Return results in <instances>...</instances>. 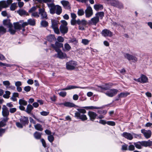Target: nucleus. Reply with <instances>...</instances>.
<instances>
[{
	"label": "nucleus",
	"instance_id": "f257e3e1",
	"mask_svg": "<svg viewBox=\"0 0 152 152\" xmlns=\"http://www.w3.org/2000/svg\"><path fill=\"white\" fill-rule=\"evenodd\" d=\"M48 7L50 8V13L53 14L56 13L59 15L62 12L61 7L59 5H55L53 3L47 4Z\"/></svg>",
	"mask_w": 152,
	"mask_h": 152
},
{
	"label": "nucleus",
	"instance_id": "f03ea898",
	"mask_svg": "<svg viewBox=\"0 0 152 152\" xmlns=\"http://www.w3.org/2000/svg\"><path fill=\"white\" fill-rule=\"evenodd\" d=\"M77 62L73 61H70L66 64V69L68 70H72L75 69L77 65Z\"/></svg>",
	"mask_w": 152,
	"mask_h": 152
},
{
	"label": "nucleus",
	"instance_id": "7ed1b4c3",
	"mask_svg": "<svg viewBox=\"0 0 152 152\" xmlns=\"http://www.w3.org/2000/svg\"><path fill=\"white\" fill-rule=\"evenodd\" d=\"M113 86L112 83L105 84V85L101 86H98V88L99 91L101 92H104V91L109 89Z\"/></svg>",
	"mask_w": 152,
	"mask_h": 152
},
{
	"label": "nucleus",
	"instance_id": "20e7f679",
	"mask_svg": "<svg viewBox=\"0 0 152 152\" xmlns=\"http://www.w3.org/2000/svg\"><path fill=\"white\" fill-rule=\"evenodd\" d=\"M118 90L115 89H110L105 93L107 96L110 97H113L115 96L118 92Z\"/></svg>",
	"mask_w": 152,
	"mask_h": 152
},
{
	"label": "nucleus",
	"instance_id": "39448f33",
	"mask_svg": "<svg viewBox=\"0 0 152 152\" xmlns=\"http://www.w3.org/2000/svg\"><path fill=\"white\" fill-rule=\"evenodd\" d=\"M21 23H23L22 26H26L29 25L31 26H34L35 24V21L34 19L29 18L27 20V22H24L23 21H22Z\"/></svg>",
	"mask_w": 152,
	"mask_h": 152
},
{
	"label": "nucleus",
	"instance_id": "423d86ee",
	"mask_svg": "<svg viewBox=\"0 0 152 152\" xmlns=\"http://www.w3.org/2000/svg\"><path fill=\"white\" fill-rule=\"evenodd\" d=\"M101 34L104 37H111L113 36V33L110 30L107 29L103 30L101 32Z\"/></svg>",
	"mask_w": 152,
	"mask_h": 152
},
{
	"label": "nucleus",
	"instance_id": "0eeeda50",
	"mask_svg": "<svg viewBox=\"0 0 152 152\" xmlns=\"http://www.w3.org/2000/svg\"><path fill=\"white\" fill-rule=\"evenodd\" d=\"M86 17V18H90L91 17L93 14V10L90 6L88 7L85 10Z\"/></svg>",
	"mask_w": 152,
	"mask_h": 152
},
{
	"label": "nucleus",
	"instance_id": "6e6552de",
	"mask_svg": "<svg viewBox=\"0 0 152 152\" xmlns=\"http://www.w3.org/2000/svg\"><path fill=\"white\" fill-rule=\"evenodd\" d=\"M39 14L41 16L42 19H48V17L46 12L45 11V9L44 8H40L39 10Z\"/></svg>",
	"mask_w": 152,
	"mask_h": 152
},
{
	"label": "nucleus",
	"instance_id": "1a4fd4ad",
	"mask_svg": "<svg viewBox=\"0 0 152 152\" xmlns=\"http://www.w3.org/2000/svg\"><path fill=\"white\" fill-rule=\"evenodd\" d=\"M22 21H23V20H20L19 22L14 23H13L14 27L15 29H16L17 30H20L22 28H24L25 27L23 26V23L21 22Z\"/></svg>",
	"mask_w": 152,
	"mask_h": 152
},
{
	"label": "nucleus",
	"instance_id": "9d476101",
	"mask_svg": "<svg viewBox=\"0 0 152 152\" xmlns=\"http://www.w3.org/2000/svg\"><path fill=\"white\" fill-rule=\"evenodd\" d=\"M75 116L79 118L83 121L87 120L88 119V118L86 115L84 114L81 115L80 113H78L77 112H76L75 113Z\"/></svg>",
	"mask_w": 152,
	"mask_h": 152
},
{
	"label": "nucleus",
	"instance_id": "9b49d317",
	"mask_svg": "<svg viewBox=\"0 0 152 152\" xmlns=\"http://www.w3.org/2000/svg\"><path fill=\"white\" fill-rule=\"evenodd\" d=\"M133 135H136L137 134L134 133H132V134L127 133L126 132H124L122 134V136L125 138L127 139L128 140H132L133 138Z\"/></svg>",
	"mask_w": 152,
	"mask_h": 152
},
{
	"label": "nucleus",
	"instance_id": "f8f14e48",
	"mask_svg": "<svg viewBox=\"0 0 152 152\" xmlns=\"http://www.w3.org/2000/svg\"><path fill=\"white\" fill-rule=\"evenodd\" d=\"M141 132L147 139L149 138L151 136V132L150 130H146L144 129H143L141 130Z\"/></svg>",
	"mask_w": 152,
	"mask_h": 152
},
{
	"label": "nucleus",
	"instance_id": "ddd939ff",
	"mask_svg": "<svg viewBox=\"0 0 152 152\" xmlns=\"http://www.w3.org/2000/svg\"><path fill=\"white\" fill-rule=\"evenodd\" d=\"M2 114L3 117H8L9 114V111L7 107L3 105L2 108Z\"/></svg>",
	"mask_w": 152,
	"mask_h": 152
},
{
	"label": "nucleus",
	"instance_id": "4468645a",
	"mask_svg": "<svg viewBox=\"0 0 152 152\" xmlns=\"http://www.w3.org/2000/svg\"><path fill=\"white\" fill-rule=\"evenodd\" d=\"M88 115L90 119L92 121H94L97 116L96 113L91 111L88 112Z\"/></svg>",
	"mask_w": 152,
	"mask_h": 152
},
{
	"label": "nucleus",
	"instance_id": "2eb2a0df",
	"mask_svg": "<svg viewBox=\"0 0 152 152\" xmlns=\"http://www.w3.org/2000/svg\"><path fill=\"white\" fill-rule=\"evenodd\" d=\"M57 50L56 52L57 53L58 57L61 59H63L66 57L67 55L66 53H63L59 48Z\"/></svg>",
	"mask_w": 152,
	"mask_h": 152
},
{
	"label": "nucleus",
	"instance_id": "dca6fc26",
	"mask_svg": "<svg viewBox=\"0 0 152 152\" xmlns=\"http://www.w3.org/2000/svg\"><path fill=\"white\" fill-rule=\"evenodd\" d=\"M99 22V19L96 16L91 18L89 21V23L90 24L96 25V24Z\"/></svg>",
	"mask_w": 152,
	"mask_h": 152
},
{
	"label": "nucleus",
	"instance_id": "f3484780",
	"mask_svg": "<svg viewBox=\"0 0 152 152\" xmlns=\"http://www.w3.org/2000/svg\"><path fill=\"white\" fill-rule=\"evenodd\" d=\"M17 12L21 16L24 15L28 16L29 14L28 12H26L24 10L20 9L17 11Z\"/></svg>",
	"mask_w": 152,
	"mask_h": 152
},
{
	"label": "nucleus",
	"instance_id": "a211bd4d",
	"mask_svg": "<svg viewBox=\"0 0 152 152\" xmlns=\"http://www.w3.org/2000/svg\"><path fill=\"white\" fill-rule=\"evenodd\" d=\"M142 145L145 147H150L152 145V141L150 140L142 141Z\"/></svg>",
	"mask_w": 152,
	"mask_h": 152
},
{
	"label": "nucleus",
	"instance_id": "6ab92c4d",
	"mask_svg": "<svg viewBox=\"0 0 152 152\" xmlns=\"http://www.w3.org/2000/svg\"><path fill=\"white\" fill-rule=\"evenodd\" d=\"M59 105H63L65 106L69 107H73L75 106V105L73 103L69 102H66L64 103H62L58 104Z\"/></svg>",
	"mask_w": 152,
	"mask_h": 152
},
{
	"label": "nucleus",
	"instance_id": "aec40b11",
	"mask_svg": "<svg viewBox=\"0 0 152 152\" xmlns=\"http://www.w3.org/2000/svg\"><path fill=\"white\" fill-rule=\"evenodd\" d=\"M140 82L142 83H146L148 82V77L145 75H142L140 77Z\"/></svg>",
	"mask_w": 152,
	"mask_h": 152
},
{
	"label": "nucleus",
	"instance_id": "412c9836",
	"mask_svg": "<svg viewBox=\"0 0 152 152\" xmlns=\"http://www.w3.org/2000/svg\"><path fill=\"white\" fill-rule=\"evenodd\" d=\"M76 88H80L82 89H85V88L82 87H79L74 86L70 85L69 86L65 88H64L61 89L62 90H70L72 89Z\"/></svg>",
	"mask_w": 152,
	"mask_h": 152
},
{
	"label": "nucleus",
	"instance_id": "4be33fe9",
	"mask_svg": "<svg viewBox=\"0 0 152 152\" xmlns=\"http://www.w3.org/2000/svg\"><path fill=\"white\" fill-rule=\"evenodd\" d=\"M20 121L22 124L23 125L28 124V118L24 116L22 117L20 119Z\"/></svg>",
	"mask_w": 152,
	"mask_h": 152
},
{
	"label": "nucleus",
	"instance_id": "5701e85b",
	"mask_svg": "<svg viewBox=\"0 0 152 152\" xmlns=\"http://www.w3.org/2000/svg\"><path fill=\"white\" fill-rule=\"evenodd\" d=\"M60 30L62 33L65 34L68 32V28L67 26H60Z\"/></svg>",
	"mask_w": 152,
	"mask_h": 152
},
{
	"label": "nucleus",
	"instance_id": "b1692460",
	"mask_svg": "<svg viewBox=\"0 0 152 152\" xmlns=\"http://www.w3.org/2000/svg\"><path fill=\"white\" fill-rule=\"evenodd\" d=\"M3 24L8 28L12 26V24L11 23L10 20H4L3 21Z\"/></svg>",
	"mask_w": 152,
	"mask_h": 152
},
{
	"label": "nucleus",
	"instance_id": "393cba45",
	"mask_svg": "<svg viewBox=\"0 0 152 152\" xmlns=\"http://www.w3.org/2000/svg\"><path fill=\"white\" fill-rule=\"evenodd\" d=\"M58 21L56 20H51V27L53 28H55L58 27Z\"/></svg>",
	"mask_w": 152,
	"mask_h": 152
},
{
	"label": "nucleus",
	"instance_id": "a878e982",
	"mask_svg": "<svg viewBox=\"0 0 152 152\" xmlns=\"http://www.w3.org/2000/svg\"><path fill=\"white\" fill-rule=\"evenodd\" d=\"M130 94V93L126 92H121L118 94L117 96L118 98L126 97L127 96Z\"/></svg>",
	"mask_w": 152,
	"mask_h": 152
},
{
	"label": "nucleus",
	"instance_id": "bb28decb",
	"mask_svg": "<svg viewBox=\"0 0 152 152\" xmlns=\"http://www.w3.org/2000/svg\"><path fill=\"white\" fill-rule=\"evenodd\" d=\"M77 21V24L79 26H85L87 24V21L84 19L80 20L79 19H78Z\"/></svg>",
	"mask_w": 152,
	"mask_h": 152
},
{
	"label": "nucleus",
	"instance_id": "cd10ccee",
	"mask_svg": "<svg viewBox=\"0 0 152 152\" xmlns=\"http://www.w3.org/2000/svg\"><path fill=\"white\" fill-rule=\"evenodd\" d=\"M94 8L96 10L98 11L103 9V7L102 4H96L94 5Z\"/></svg>",
	"mask_w": 152,
	"mask_h": 152
},
{
	"label": "nucleus",
	"instance_id": "c85d7f7f",
	"mask_svg": "<svg viewBox=\"0 0 152 152\" xmlns=\"http://www.w3.org/2000/svg\"><path fill=\"white\" fill-rule=\"evenodd\" d=\"M134 144L135 147L138 149H141L142 148V141H138L137 142H134Z\"/></svg>",
	"mask_w": 152,
	"mask_h": 152
},
{
	"label": "nucleus",
	"instance_id": "c756f323",
	"mask_svg": "<svg viewBox=\"0 0 152 152\" xmlns=\"http://www.w3.org/2000/svg\"><path fill=\"white\" fill-rule=\"evenodd\" d=\"M95 16L99 19H102L104 16V12H98L95 14Z\"/></svg>",
	"mask_w": 152,
	"mask_h": 152
},
{
	"label": "nucleus",
	"instance_id": "7c9ffc66",
	"mask_svg": "<svg viewBox=\"0 0 152 152\" xmlns=\"http://www.w3.org/2000/svg\"><path fill=\"white\" fill-rule=\"evenodd\" d=\"M33 109V107L31 105L28 104L27 106L26 111L28 114L30 113Z\"/></svg>",
	"mask_w": 152,
	"mask_h": 152
},
{
	"label": "nucleus",
	"instance_id": "2f4dec72",
	"mask_svg": "<svg viewBox=\"0 0 152 152\" xmlns=\"http://www.w3.org/2000/svg\"><path fill=\"white\" fill-rule=\"evenodd\" d=\"M61 3L65 7H69L70 4L69 2L63 0L61 1Z\"/></svg>",
	"mask_w": 152,
	"mask_h": 152
},
{
	"label": "nucleus",
	"instance_id": "473e14b6",
	"mask_svg": "<svg viewBox=\"0 0 152 152\" xmlns=\"http://www.w3.org/2000/svg\"><path fill=\"white\" fill-rule=\"evenodd\" d=\"M71 47L67 43H66L64 45V48H63V50L64 51H69L71 49Z\"/></svg>",
	"mask_w": 152,
	"mask_h": 152
},
{
	"label": "nucleus",
	"instance_id": "72a5a7b5",
	"mask_svg": "<svg viewBox=\"0 0 152 152\" xmlns=\"http://www.w3.org/2000/svg\"><path fill=\"white\" fill-rule=\"evenodd\" d=\"M19 104L20 105H23V106H26L27 104V101L24 99H19Z\"/></svg>",
	"mask_w": 152,
	"mask_h": 152
},
{
	"label": "nucleus",
	"instance_id": "f704fd0d",
	"mask_svg": "<svg viewBox=\"0 0 152 152\" xmlns=\"http://www.w3.org/2000/svg\"><path fill=\"white\" fill-rule=\"evenodd\" d=\"M0 5L3 8H6L8 7L6 1H0Z\"/></svg>",
	"mask_w": 152,
	"mask_h": 152
},
{
	"label": "nucleus",
	"instance_id": "c9c22d12",
	"mask_svg": "<svg viewBox=\"0 0 152 152\" xmlns=\"http://www.w3.org/2000/svg\"><path fill=\"white\" fill-rule=\"evenodd\" d=\"M35 129L39 131H42L43 130L42 126L39 124H37L34 126Z\"/></svg>",
	"mask_w": 152,
	"mask_h": 152
},
{
	"label": "nucleus",
	"instance_id": "e433bc0d",
	"mask_svg": "<svg viewBox=\"0 0 152 152\" xmlns=\"http://www.w3.org/2000/svg\"><path fill=\"white\" fill-rule=\"evenodd\" d=\"M9 31L11 34H14L16 31V29L14 27L13 28L12 26L11 27H9Z\"/></svg>",
	"mask_w": 152,
	"mask_h": 152
},
{
	"label": "nucleus",
	"instance_id": "4c0bfd02",
	"mask_svg": "<svg viewBox=\"0 0 152 152\" xmlns=\"http://www.w3.org/2000/svg\"><path fill=\"white\" fill-rule=\"evenodd\" d=\"M34 135L36 139H39L41 138V134L37 132H36L34 133Z\"/></svg>",
	"mask_w": 152,
	"mask_h": 152
},
{
	"label": "nucleus",
	"instance_id": "58836bf2",
	"mask_svg": "<svg viewBox=\"0 0 152 152\" xmlns=\"http://www.w3.org/2000/svg\"><path fill=\"white\" fill-rule=\"evenodd\" d=\"M83 108H85L87 110H94L95 109H100L101 108L100 107H97L93 106L84 107H83Z\"/></svg>",
	"mask_w": 152,
	"mask_h": 152
},
{
	"label": "nucleus",
	"instance_id": "ea45409f",
	"mask_svg": "<svg viewBox=\"0 0 152 152\" xmlns=\"http://www.w3.org/2000/svg\"><path fill=\"white\" fill-rule=\"evenodd\" d=\"M17 3H13L11 4L10 7V9L12 11H14L17 8Z\"/></svg>",
	"mask_w": 152,
	"mask_h": 152
},
{
	"label": "nucleus",
	"instance_id": "a19ab883",
	"mask_svg": "<svg viewBox=\"0 0 152 152\" xmlns=\"http://www.w3.org/2000/svg\"><path fill=\"white\" fill-rule=\"evenodd\" d=\"M11 93L10 91H7L5 92V94L3 95V97L5 98L8 99L10 97Z\"/></svg>",
	"mask_w": 152,
	"mask_h": 152
},
{
	"label": "nucleus",
	"instance_id": "79ce46f5",
	"mask_svg": "<svg viewBox=\"0 0 152 152\" xmlns=\"http://www.w3.org/2000/svg\"><path fill=\"white\" fill-rule=\"evenodd\" d=\"M41 25L42 27H46L48 26V23L45 20H42L41 22Z\"/></svg>",
	"mask_w": 152,
	"mask_h": 152
},
{
	"label": "nucleus",
	"instance_id": "37998d69",
	"mask_svg": "<svg viewBox=\"0 0 152 152\" xmlns=\"http://www.w3.org/2000/svg\"><path fill=\"white\" fill-rule=\"evenodd\" d=\"M6 31V30L4 27L0 26V34L1 35L5 33Z\"/></svg>",
	"mask_w": 152,
	"mask_h": 152
},
{
	"label": "nucleus",
	"instance_id": "c03bdc74",
	"mask_svg": "<svg viewBox=\"0 0 152 152\" xmlns=\"http://www.w3.org/2000/svg\"><path fill=\"white\" fill-rule=\"evenodd\" d=\"M119 1L117 0H111L110 1L111 4L113 6L116 7Z\"/></svg>",
	"mask_w": 152,
	"mask_h": 152
},
{
	"label": "nucleus",
	"instance_id": "a18cd8bd",
	"mask_svg": "<svg viewBox=\"0 0 152 152\" xmlns=\"http://www.w3.org/2000/svg\"><path fill=\"white\" fill-rule=\"evenodd\" d=\"M55 45L56 47L59 48H63V45L62 43H60L58 42H56L55 43Z\"/></svg>",
	"mask_w": 152,
	"mask_h": 152
},
{
	"label": "nucleus",
	"instance_id": "49530a36",
	"mask_svg": "<svg viewBox=\"0 0 152 152\" xmlns=\"http://www.w3.org/2000/svg\"><path fill=\"white\" fill-rule=\"evenodd\" d=\"M40 114L42 115L46 116L49 114V111H42L40 113Z\"/></svg>",
	"mask_w": 152,
	"mask_h": 152
},
{
	"label": "nucleus",
	"instance_id": "de8ad7c7",
	"mask_svg": "<svg viewBox=\"0 0 152 152\" xmlns=\"http://www.w3.org/2000/svg\"><path fill=\"white\" fill-rule=\"evenodd\" d=\"M48 138L49 141L51 143H52L54 140V137L52 135L48 136Z\"/></svg>",
	"mask_w": 152,
	"mask_h": 152
},
{
	"label": "nucleus",
	"instance_id": "09e8293b",
	"mask_svg": "<svg viewBox=\"0 0 152 152\" xmlns=\"http://www.w3.org/2000/svg\"><path fill=\"white\" fill-rule=\"evenodd\" d=\"M84 14V11L83 9H79L77 12V14L79 16H82Z\"/></svg>",
	"mask_w": 152,
	"mask_h": 152
},
{
	"label": "nucleus",
	"instance_id": "8fccbe9b",
	"mask_svg": "<svg viewBox=\"0 0 152 152\" xmlns=\"http://www.w3.org/2000/svg\"><path fill=\"white\" fill-rule=\"evenodd\" d=\"M54 36L52 35H50L47 37V39L50 41H51L53 40Z\"/></svg>",
	"mask_w": 152,
	"mask_h": 152
},
{
	"label": "nucleus",
	"instance_id": "3c124183",
	"mask_svg": "<svg viewBox=\"0 0 152 152\" xmlns=\"http://www.w3.org/2000/svg\"><path fill=\"white\" fill-rule=\"evenodd\" d=\"M77 20L75 19H72L71 20V23L72 25H75L76 24H77Z\"/></svg>",
	"mask_w": 152,
	"mask_h": 152
},
{
	"label": "nucleus",
	"instance_id": "603ef678",
	"mask_svg": "<svg viewBox=\"0 0 152 152\" xmlns=\"http://www.w3.org/2000/svg\"><path fill=\"white\" fill-rule=\"evenodd\" d=\"M77 110L79 112H78L80 113V114L81 113L85 114L86 113V110L83 109H77Z\"/></svg>",
	"mask_w": 152,
	"mask_h": 152
},
{
	"label": "nucleus",
	"instance_id": "864d4df0",
	"mask_svg": "<svg viewBox=\"0 0 152 152\" xmlns=\"http://www.w3.org/2000/svg\"><path fill=\"white\" fill-rule=\"evenodd\" d=\"M3 85L5 86H6L7 87L8 86H9L10 84L9 81L8 80L3 81Z\"/></svg>",
	"mask_w": 152,
	"mask_h": 152
},
{
	"label": "nucleus",
	"instance_id": "5fc2aeb1",
	"mask_svg": "<svg viewBox=\"0 0 152 152\" xmlns=\"http://www.w3.org/2000/svg\"><path fill=\"white\" fill-rule=\"evenodd\" d=\"M37 10V8L35 7H31L28 11L29 13H31L34 12Z\"/></svg>",
	"mask_w": 152,
	"mask_h": 152
},
{
	"label": "nucleus",
	"instance_id": "6e6d98bb",
	"mask_svg": "<svg viewBox=\"0 0 152 152\" xmlns=\"http://www.w3.org/2000/svg\"><path fill=\"white\" fill-rule=\"evenodd\" d=\"M132 55L128 53H126L125 54L124 56L125 58L129 60H131V58Z\"/></svg>",
	"mask_w": 152,
	"mask_h": 152
},
{
	"label": "nucleus",
	"instance_id": "4d7b16f0",
	"mask_svg": "<svg viewBox=\"0 0 152 152\" xmlns=\"http://www.w3.org/2000/svg\"><path fill=\"white\" fill-rule=\"evenodd\" d=\"M59 95L62 97H65L66 95V92L65 91H61L58 93Z\"/></svg>",
	"mask_w": 152,
	"mask_h": 152
},
{
	"label": "nucleus",
	"instance_id": "13d9d810",
	"mask_svg": "<svg viewBox=\"0 0 152 152\" xmlns=\"http://www.w3.org/2000/svg\"><path fill=\"white\" fill-rule=\"evenodd\" d=\"M31 16L38 18L39 17V15L37 12H34L31 14Z\"/></svg>",
	"mask_w": 152,
	"mask_h": 152
},
{
	"label": "nucleus",
	"instance_id": "bf43d9fd",
	"mask_svg": "<svg viewBox=\"0 0 152 152\" xmlns=\"http://www.w3.org/2000/svg\"><path fill=\"white\" fill-rule=\"evenodd\" d=\"M107 124L108 125L111 126H114L115 125V123L113 121H108L107 122Z\"/></svg>",
	"mask_w": 152,
	"mask_h": 152
},
{
	"label": "nucleus",
	"instance_id": "052dcab7",
	"mask_svg": "<svg viewBox=\"0 0 152 152\" xmlns=\"http://www.w3.org/2000/svg\"><path fill=\"white\" fill-rule=\"evenodd\" d=\"M135 149L134 146L133 145H129L128 147V150L130 151H134Z\"/></svg>",
	"mask_w": 152,
	"mask_h": 152
},
{
	"label": "nucleus",
	"instance_id": "680f3d73",
	"mask_svg": "<svg viewBox=\"0 0 152 152\" xmlns=\"http://www.w3.org/2000/svg\"><path fill=\"white\" fill-rule=\"evenodd\" d=\"M121 149L123 151H126L128 149V145L124 144L122 146Z\"/></svg>",
	"mask_w": 152,
	"mask_h": 152
},
{
	"label": "nucleus",
	"instance_id": "e2e57ef3",
	"mask_svg": "<svg viewBox=\"0 0 152 152\" xmlns=\"http://www.w3.org/2000/svg\"><path fill=\"white\" fill-rule=\"evenodd\" d=\"M31 89V87L30 86H25L24 88V90L26 92H29V91Z\"/></svg>",
	"mask_w": 152,
	"mask_h": 152
},
{
	"label": "nucleus",
	"instance_id": "0e129e2a",
	"mask_svg": "<svg viewBox=\"0 0 152 152\" xmlns=\"http://www.w3.org/2000/svg\"><path fill=\"white\" fill-rule=\"evenodd\" d=\"M89 42V40L86 39H83L82 41V43L85 45L88 44V43Z\"/></svg>",
	"mask_w": 152,
	"mask_h": 152
},
{
	"label": "nucleus",
	"instance_id": "69168bd1",
	"mask_svg": "<svg viewBox=\"0 0 152 152\" xmlns=\"http://www.w3.org/2000/svg\"><path fill=\"white\" fill-rule=\"evenodd\" d=\"M57 40L59 42H63L64 41V39L62 37L59 36L57 38Z\"/></svg>",
	"mask_w": 152,
	"mask_h": 152
},
{
	"label": "nucleus",
	"instance_id": "338daca9",
	"mask_svg": "<svg viewBox=\"0 0 152 152\" xmlns=\"http://www.w3.org/2000/svg\"><path fill=\"white\" fill-rule=\"evenodd\" d=\"M61 26H67V22L65 20H62L61 21Z\"/></svg>",
	"mask_w": 152,
	"mask_h": 152
},
{
	"label": "nucleus",
	"instance_id": "774afa93",
	"mask_svg": "<svg viewBox=\"0 0 152 152\" xmlns=\"http://www.w3.org/2000/svg\"><path fill=\"white\" fill-rule=\"evenodd\" d=\"M98 113L100 114H103L105 115L106 114L107 111L105 110H98L97 112Z\"/></svg>",
	"mask_w": 152,
	"mask_h": 152
}]
</instances>
